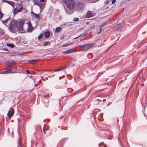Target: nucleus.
Wrapping results in <instances>:
<instances>
[{
  "mask_svg": "<svg viewBox=\"0 0 147 147\" xmlns=\"http://www.w3.org/2000/svg\"><path fill=\"white\" fill-rule=\"evenodd\" d=\"M43 132L45 134H46V133H45V127H44L43 128Z\"/></svg>",
  "mask_w": 147,
  "mask_h": 147,
  "instance_id": "31",
  "label": "nucleus"
},
{
  "mask_svg": "<svg viewBox=\"0 0 147 147\" xmlns=\"http://www.w3.org/2000/svg\"><path fill=\"white\" fill-rule=\"evenodd\" d=\"M3 1L11 5L13 7L14 6V3L13 2L11 1H8L7 0H3Z\"/></svg>",
  "mask_w": 147,
  "mask_h": 147,
  "instance_id": "9",
  "label": "nucleus"
},
{
  "mask_svg": "<svg viewBox=\"0 0 147 147\" xmlns=\"http://www.w3.org/2000/svg\"><path fill=\"white\" fill-rule=\"evenodd\" d=\"M67 46H69V44H67V43L63 45H62L63 47H65Z\"/></svg>",
  "mask_w": 147,
  "mask_h": 147,
  "instance_id": "25",
  "label": "nucleus"
},
{
  "mask_svg": "<svg viewBox=\"0 0 147 147\" xmlns=\"http://www.w3.org/2000/svg\"><path fill=\"white\" fill-rule=\"evenodd\" d=\"M7 45L8 47H11V48H13L14 47V45L13 43L11 44H7Z\"/></svg>",
  "mask_w": 147,
  "mask_h": 147,
  "instance_id": "16",
  "label": "nucleus"
},
{
  "mask_svg": "<svg viewBox=\"0 0 147 147\" xmlns=\"http://www.w3.org/2000/svg\"><path fill=\"white\" fill-rule=\"evenodd\" d=\"M116 2V0H112V4H114Z\"/></svg>",
  "mask_w": 147,
  "mask_h": 147,
  "instance_id": "29",
  "label": "nucleus"
},
{
  "mask_svg": "<svg viewBox=\"0 0 147 147\" xmlns=\"http://www.w3.org/2000/svg\"><path fill=\"white\" fill-rule=\"evenodd\" d=\"M9 20V19H7L6 20H5L4 21V22L5 23H7L8 22V21Z\"/></svg>",
  "mask_w": 147,
  "mask_h": 147,
  "instance_id": "26",
  "label": "nucleus"
},
{
  "mask_svg": "<svg viewBox=\"0 0 147 147\" xmlns=\"http://www.w3.org/2000/svg\"><path fill=\"white\" fill-rule=\"evenodd\" d=\"M2 74H8L9 72L7 70L6 71L2 72L1 73Z\"/></svg>",
  "mask_w": 147,
  "mask_h": 147,
  "instance_id": "22",
  "label": "nucleus"
},
{
  "mask_svg": "<svg viewBox=\"0 0 147 147\" xmlns=\"http://www.w3.org/2000/svg\"><path fill=\"white\" fill-rule=\"evenodd\" d=\"M102 31V29L100 28L99 29V31L98 32V34H100Z\"/></svg>",
  "mask_w": 147,
  "mask_h": 147,
  "instance_id": "30",
  "label": "nucleus"
},
{
  "mask_svg": "<svg viewBox=\"0 0 147 147\" xmlns=\"http://www.w3.org/2000/svg\"><path fill=\"white\" fill-rule=\"evenodd\" d=\"M62 29V28L61 27H57L55 30V32L56 33H59L61 31Z\"/></svg>",
  "mask_w": 147,
  "mask_h": 147,
  "instance_id": "11",
  "label": "nucleus"
},
{
  "mask_svg": "<svg viewBox=\"0 0 147 147\" xmlns=\"http://www.w3.org/2000/svg\"><path fill=\"white\" fill-rule=\"evenodd\" d=\"M32 13L33 17H35V18L38 19H39L40 18V16L39 14H37L34 12H32Z\"/></svg>",
  "mask_w": 147,
  "mask_h": 147,
  "instance_id": "12",
  "label": "nucleus"
},
{
  "mask_svg": "<svg viewBox=\"0 0 147 147\" xmlns=\"http://www.w3.org/2000/svg\"><path fill=\"white\" fill-rule=\"evenodd\" d=\"M66 12H67V13L70 14L72 13V11H68L67 10H66Z\"/></svg>",
  "mask_w": 147,
  "mask_h": 147,
  "instance_id": "23",
  "label": "nucleus"
},
{
  "mask_svg": "<svg viewBox=\"0 0 147 147\" xmlns=\"http://www.w3.org/2000/svg\"><path fill=\"white\" fill-rule=\"evenodd\" d=\"M45 0H40V2H44L45 1Z\"/></svg>",
  "mask_w": 147,
  "mask_h": 147,
  "instance_id": "32",
  "label": "nucleus"
},
{
  "mask_svg": "<svg viewBox=\"0 0 147 147\" xmlns=\"http://www.w3.org/2000/svg\"><path fill=\"white\" fill-rule=\"evenodd\" d=\"M43 36V34H41L38 37V39H40Z\"/></svg>",
  "mask_w": 147,
  "mask_h": 147,
  "instance_id": "18",
  "label": "nucleus"
},
{
  "mask_svg": "<svg viewBox=\"0 0 147 147\" xmlns=\"http://www.w3.org/2000/svg\"><path fill=\"white\" fill-rule=\"evenodd\" d=\"M86 34H85V35H80V36H79V37H84V36H86Z\"/></svg>",
  "mask_w": 147,
  "mask_h": 147,
  "instance_id": "28",
  "label": "nucleus"
},
{
  "mask_svg": "<svg viewBox=\"0 0 147 147\" xmlns=\"http://www.w3.org/2000/svg\"><path fill=\"white\" fill-rule=\"evenodd\" d=\"M5 63L7 67L11 68L12 66L16 63V62L13 60H11L6 61Z\"/></svg>",
  "mask_w": 147,
  "mask_h": 147,
  "instance_id": "5",
  "label": "nucleus"
},
{
  "mask_svg": "<svg viewBox=\"0 0 147 147\" xmlns=\"http://www.w3.org/2000/svg\"><path fill=\"white\" fill-rule=\"evenodd\" d=\"M45 6V3H40V5H39V6L40 7V8L41 9H43Z\"/></svg>",
  "mask_w": 147,
  "mask_h": 147,
  "instance_id": "15",
  "label": "nucleus"
},
{
  "mask_svg": "<svg viewBox=\"0 0 147 147\" xmlns=\"http://www.w3.org/2000/svg\"><path fill=\"white\" fill-rule=\"evenodd\" d=\"M49 43H50L49 42L47 41V42H44L43 43V45L44 46H46L47 45H48Z\"/></svg>",
  "mask_w": 147,
  "mask_h": 147,
  "instance_id": "19",
  "label": "nucleus"
},
{
  "mask_svg": "<svg viewBox=\"0 0 147 147\" xmlns=\"http://www.w3.org/2000/svg\"><path fill=\"white\" fill-rule=\"evenodd\" d=\"M65 3L70 9L73 10L74 9L75 3L74 0H66L65 1Z\"/></svg>",
  "mask_w": 147,
  "mask_h": 147,
  "instance_id": "2",
  "label": "nucleus"
},
{
  "mask_svg": "<svg viewBox=\"0 0 147 147\" xmlns=\"http://www.w3.org/2000/svg\"><path fill=\"white\" fill-rule=\"evenodd\" d=\"M73 44V42H71V43H70L67 44H69V45H72Z\"/></svg>",
  "mask_w": 147,
  "mask_h": 147,
  "instance_id": "35",
  "label": "nucleus"
},
{
  "mask_svg": "<svg viewBox=\"0 0 147 147\" xmlns=\"http://www.w3.org/2000/svg\"><path fill=\"white\" fill-rule=\"evenodd\" d=\"M24 23V21L23 20L16 21L15 20H11L9 23V29L11 32L17 29L18 32L23 33V26Z\"/></svg>",
  "mask_w": 147,
  "mask_h": 147,
  "instance_id": "1",
  "label": "nucleus"
},
{
  "mask_svg": "<svg viewBox=\"0 0 147 147\" xmlns=\"http://www.w3.org/2000/svg\"><path fill=\"white\" fill-rule=\"evenodd\" d=\"M26 71L27 74H28L29 73V71L28 70H26Z\"/></svg>",
  "mask_w": 147,
  "mask_h": 147,
  "instance_id": "33",
  "label": "nucleus"
},
{
  "mask_svg": "<svg viewBox=\"0 0 147 147\" xmlns=\"http://www.w3.org/2000/svg\"><path fill=\"white\" fill-rule=\"evenodd\" d=\"M40 2H39V1H37L36 2H35L34 3V5H37L38 6H39V5H40Z\"/></svg>",
  "mask_w": 147,
  "mask_h": 147,
  "instance_id": "21",
  "label": "nucleus"
},
{
  "mask_svg": "<svg viewBox=\"0 0 147 147\" xmlns=\"http://www.w3.org/2000/svg\"><path fill=\"white\" fill-rule=\"evenodd\" d=\"M28 25V28L27 30V32H32L33 30V27L32 26L30 22L27 23Z\"/></svg>",
  "mask_w": 147,
  "mask_h": 147,
  "instance_id": "7",
  "label": "nucleus"
},
{
  "mask_svg": "<svg viewBox=\"0 0 147 147\" xmlns=\"http://www.w3.org/2000/svg\"><path fill=\"white\" fill-rule=\"evenodd\" d=\"M38 60V59L33 60L32 61H29L28 62L30 63L34 64L37 62Z\"/></svg>",
  "mask_w": 147,
  "mask_h": 147,
  "instance_id": "14",
  "label": "nucleus"
},
{
  "mask_svg": "<svg viewBox=\"0 0 147 147\" xmlns=\"http://www.w3.org/2000/svg\"><path fill=\"white\" fill-rule=\"evenodd\" d=\"M111 102H110V103H108L107 105V106H108L109 105H111Z\"/></svg>",
  "mask_w": 147,
  "mask_h": 147,
  "instance_id": "36",
  "label": "nucleus"
},
{
  "mask_svg": "<svg viewBox=\"0 0 147 147\" xmlns=\"http://www.w3.org/2000/svg\"><path fill=\"white\" fill-rule=\"evenodd\" d=\"M130 0H127V1H129Z\"/></svg>",
  "mask_w": 147,
  "mask_h": 147,
  "instance_id": "38",
  "label": "nucleus"
},
{
  "mask_svg": "<svg viewBox=\"0 0 147 147\" xmlns=\"http://www.w3.org/2000/svg\"><path fill=\"white\" fill-rule=\"evenodd\" d=\"M14 111L13 108H10L7 114L8 117L9 118L12 117L14 115Z\"/></svg>",
  "mask_w": 147,
  "mask_h": 147,
  "instance_id": "6",
  "label": "nucleus"
},
{
  "mask_svg": "<svg viewBox=\"0 0 147 147\" xmlns=\"http://www.w3.org/2000/svg\"><path fill=\"white\" fill-rule=\"evenodd\" d=\"M107 24V22H105V23H103L101 25L99 26L100 28L103 27L105 25Z\"/></svg>",
  "mask_w": 147,
  "mask_h": 147,
  "instance_id": "20",
  "label": "nucleus"
},
{
  "mask_svg": "<svg viewBox=\"0 0 147 147\" xmlns=\"http://www.w3.org/2000/svg\"><path fill=\"white\" fill-rule=\"evenodd\" d=\"M76 51V50L74 48H72L68 49L64 52L65 54H68Z\"/></svg>",
  "mask_w": 147,
  "mask_h": 147,
  "instance_id": "8",
  "label": "nucleus"
},
{
  "mask_svg": "<svg viewBox=\"0 0 147 147\" xmlns=\"http://www.w3.org/2000/svg\"><path fill=\"white\" fill-rule=\"evenodd\" d=\"M94 44L87 43L85 44L84 45H79L78 47L82 49L84 51H86L90 48H92Z\"/></svg>",
  "mask_w": 147,
  "mask_h": 147,
  "instance_id": "3",
  "label": "nucleus"
},
{
  "mask_svg": "<svg viewBox=\"0 0 147 147\" xmlns=\"http://www.w3.org/2000/svg\"><path fill=\"white\" fill-rule=\"evenodd\" d=\"M74 20L75 21H78L79 20V18H76L74 19Z\"/></svg>",
  "mask_w": 147,
  "mask_h": 147,
  "instance_id": "27",
  "label": "nucleus"
},
{
  "mask_svg": "<svg viewBox=\"0 0 147 147\" xmlns=\"http://www.w3.org/2000/svg\"><path fill=\"white\" fill-rule=\"evenodd\" d=\"M64 69V68H61V69H58L57 70H55V71H59L61 70H63Z\"/></svg>",
  "mask_w": 147,
  "mask_h": 147,
  "instance_id": "24",
  "label": "nucleus"
},
{
  "mask_svg": "<svg viewBox=\"0 0 147 147\" xmlns=\"http://www.w3.org/2000/svg\"><path fill=\"white\" fill-rule=\"evenodd\" d=\"M6 69L8 71L9 73H14V72H11V71H12V69L11 68Z\"/></svg>",
  "mask_w": 147,
  "mask_h": 147,
  "instance_id": "17",
  "label": "nucleus"
},
{
  "mask_svg": "<svg viewBox=\"0 0 147 147\" xmlns=\"http://www.w3.org/2000/svg\"><path fill=\"white\" fill-rule=\"evenodd\" d=\"M50 34V32L49 31L45 32V33L44 35L45 37L46 38H48Z\"/></svg>",
  "mask_w": 147,
  "mask_h": 147,
  "instance_id": "13",
  "label": "nucleus"
},
{
  "mask_svg": "<svg viewBox=\"0 0 147 147\" xmlns=\"http://www.w3.org/2000/svg\"><path fill=\"white\" fill-rule=\"evenodd\" d=\"M78 37H76V38H75V39H77Z\"/></svg>",
  "mask_w": 147,
  "mask_h": 147,
  "instance_id": "37",
  "label": "nucleus"
},
{
  "mask_svg": "<svg viewBox=\"0 0 147 147\" xmlns=\"http://www.w3.org/2000/svg\"><path fill=\"white\" fill-rule=\"evenodd\" d=\"M93 16V13H92V12L88 11L87 12L86 16L87 18H89L92 17Z\"/></svg>",
  "mask_w": 147,
  "mask_h": 147,
  "instance_id": "10",
  "label": "nucleus"
},
{
  "mask_svg": "<svg viewBox=\"0 0 147 147\" xmlns=\"http://www.w3.org/2000/svg\"><path fill=\"white\" fill-rule=\"evenodd\" d=\"M3 49L4 50L7 51H8V49Z\"/></svg>",
  "mask_w": 147,
  "mask_h": 147,
  "instance_id": "34",
  "label": "nucleus"
},
{
  "mask_svg": "<svg viewBox=\"0 0 147 147\" xmlns=\"http://www.w3.org/2000/svg\"><path fill=\"white\" fill-rule=\"evenodd\" d=\"M23 8L22 5L21 4H17L16 7L13 10V12L14 15L21 12Z\"/></svg>",
  "mask_w": 147,
  "mask_h": 147,
  "instance_id": "4",
  "label": "nucleus"
}]
</instances>
